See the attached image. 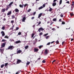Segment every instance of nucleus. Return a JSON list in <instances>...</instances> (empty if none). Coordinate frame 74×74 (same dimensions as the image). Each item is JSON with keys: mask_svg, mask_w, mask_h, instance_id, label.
Wrapping results in <instances>:
<instances>
[{"mask_svg": "<svg viewBox=\"0 0 74 74\" xmlns=\"http://www.w3.org/2000/svg\"><path fill=\"white\" fill-rule=\"evenodd\" d=\"M14 48V47L13 46H10L8 48V49L9 50L10 49V50H13Z\"/></svg>", "mask_w": 74, "mask_h": 74, "instance_id": "obj_1", "label": "nucleus"}, {"mask_svg": "<svg viewBox=\"0 0 74 74\" xmlns=\"http://www.w3.org/2000/svg\"><path fill=\"white\" fill-rule=\"evenodd\" d=\"M57 0H54L53 1V3H52V6H55L56 5V2Z\"/></svg>", "mask_w": 74, "mask_h": 74, "instance_id": "obj_2", "label": "nucleus"}, {"mask_svg": "<svg viewBox=\"0 0 74 74\" xmlns=\"http://www.w3.org/2000/svg\"><path fill=\"white\" fill-rule=\"evenodd\" d=\"M48 50H47V49L45 50L44 51V54L45 55H46L47 54H48Z\"/></svg>", "mask_w": 74, "mask_h": 74, "instance_id": "obj_3", "label": "nucleus"}, {"mask_svg": "<svg viewBox=\"0 0 74 74\" xmlns=\"http://www.w3.org/2000/svg\"><path fill=\"white\" fill-rule=\"evenodd\" d=\"M40 30H42V31H43L44 29L42 28V27H40V28H39V29H38V31H39V32H40Z\"/></svg>", "mask_w": 74, "mask_h": 74, "instance_id": "obj_4", "label": "nucleus"}, {"mask_svg": "<svg viewBox=\"0 0 74 74\" xmlns=\"http://www.w3.org/2000/svg\"><path fill=\"white\" fill-rule=\"evenodd\" d=\"M74 4L72 3L71 5V11H72L73 10V9L74 8Z\"/></svg>", "mask_w": 74, "mask_h": 74, "instance_id": "obj_5", "label": "nucleus"}, {"mask_svg": "<svg viewBox=\"0 0 74 74\" xmlns=\"http://www.w3.org/2000/svg\"><path fill=\"white\" fill-rule=\"evenodd\" d=\"M6 11V9L5 8H3L1 10V13L4 12Z\"/></svg>", "mask_w": 74, "mask_h": 74, "instance_id": "obj_6", "label": "nucleus"}, {"mask_svg": "<svg viewBox=\"0 0 74 74\" xmlns=\"http://www.w3.org/2000/svg\"><path fill=\"white\" fill-rule=\"evenodd\" d=\"M7 8L5 9L6 11H7L8 10V9L10 8V6H9V5H7L6 6Z\"/></svg>", "mask_w": 74, "mask_h": 74, "instance_id": "obj_7", "label": "nucleus"}, {"mask_svg": "<svg viewBox=\"0 0 74 74\" xmlns=\"http://www.w3.org/2000/svg\"><path fill=\"white\" fill-rule=\"evenodd\" d=\"M39 51L38 49L34 48V52H37Z\"/></svg>", "mask_w": 74, "mask_h": 74, "instance_id": "obj_8", "label": "nucleus"}, {"mask_svg": "<svg viewBox=\"0 0 74 74\" xmlns=\"http://www.w3.org/2000/svg\"><path fill=\"white\" fill-rule=\"evenodd\" d=\"M26 19V18L25 17H23V19H22V21L23 22H24Z\"/></svg>", "mask_w": 74, "mask_h": 74, "instance_id": "obj_9", "label": "nucleus"}, {"mask_svg": "<svg viewBox=\"0 0 74 74\" xmlns=\"http://www.w3.org/2000/svg\"><path fill=\"white\" fill-rule=\"evenodd\" d=\"M22 61L21 60H17V64H19Z\"/></svg>", "mask_w": 74, "mask_h": 74, "instance_id": "obj_10", "label": "nucleus"}, {"mask_svg": "<svg viewBox=\"0 0 74 74\" xmlns=\"http://www.w3.org/2000/svg\"><path fill=\"white\" fill-rule=\"evenodd\" d=\"M5 44H6L5 42V43H2V45H1V47H4L5 46Z\"/></svg>", "mask_w": 74, "mask_h": 74, "instance_id": "obj_11", "label": "nucleus"}, {"mask_svg": "<svg viewBox=\"0 0 74 74\" xmlns=\"http://www.w3.org/2000/svg\"><path fill=\"white\" fill-rule=\"evenodd\" d=\"M12 14L11 11H10L7 14L8 16Z\"/></svg>", "mask_w": 74, "mask_h": 74, "instance_id": "obj_12", "label": "nucleus"}, {"mask_svg": "<svg viewBox=\"0 0 74 74\" xmlns=\"http://www.w3.org/2000/svg\"><path fill=\"white\" fill-rule=\"evenodd\" d=\"M42 13H40L39 14V15L38 16V18H40L42 16Z\"/></svg>", "mask_w": 74, "mask_h": 74, "instance_id": "obj_13", "label": "nucleus"}, {"mask_svg": "<svg viewBox=\"0 0 74 74\" xmlns=\"http://www.w3.org/2000/svg\"><path fill=\"white\" fill-rule=\"evenodd\" d=\"M1 34H2V36H4L5 35V34L4 32L3 31H2L1 32Z\"/></svg>", "mask_w": 74, "mask_h": 74, "instance_id": "obj_14", "label": "nucleus"}, {"mask_svg": "<svg viewBox=\"0 0 74 74\" xmlns=\"http://www.w3.org/2000/svg\"><path fill=\"white\" fill-rule=\"evenodd\" d=\"M14 11H15L16 12H18L19 11V10L17 8H16L14 10Z\"/></svg>", "mask_w": 74, "mask_h": 74, "instance_id": "obj_15", "label": "nucleus"}, {"mask_svg": "<svg viewBox=\"0 0 74 74\" xmlns=\"http://www.w3.org/2000/svg\"><path fill=\"white\" fill-rule=\"evenodd\" d=\"M4 50V49H0V52L2 53H3Z\"/></svg>", "mask_w": 74, "mask_h": 74, "instance_id": "obj_16", "label": "nucleus"}, {"mask_svg": "<svg viewBox=\"0 0 74 74\" xmlns=\"http://www.w3.org/2000/svg\"><path fill=\"white\" fill-rule=\"evenodd\" d=\"M13 2H11L10 4L8 5L10 7L11 6V5L13 4Z\"/></svg>", "mask_w": 74, "mask_h": 74, "instance_id": "obj_17", "label": "nucleus"}, {"mask_svg": "<svg viewBox=\"0 0 74 74\" xmlns=\"http://www.w3.org/2000/svg\"><path fill=\"white\" fill-rule=\"evenodd\" d=\"M22 52V51L21 50H18L17 51V54L20 53Z\"/></svg>", "mask_w": 74, "mask_h": 74, "instance_id": "obj_18", "label": "nucleus"}, {"mask_svg": "<svg viewBox=\"0 0 74 74\" xmlns=\"http://www.w3.org/2000/svg\"><path fill=\"white\" fill-rule=\"evenodd\" d=\"M43 45H41L40 46H39L38 47L39 48V49H40L41 48L43 47Z\"/></svg>", "mask_w": 74, "mask_h": 74, "instance_id": "obj_19", "label": "nucleus"}, {"mask_svg": "<svg viewBox=\"0 0 74 74\" xmlns=\"http://www.w3.org/2000/svg\"><path fill=\"white\" fill-rule=\"evenodd\" d=\"M12 19H13L14 18H15V15H13L12 16Z\"/></svg>", "mask_w": 74, "mask_h": 74, "instance_id": "obj_20", "label": "nucleus"}, {"mask_svg": "<svg viewBox=\"0 0 74 74\" xmlns=\"http://www.w3.org/2000/svg\"><path fill=\"white\" fill-rule=\"evenodd\" d=\"M21 42L20 40H18V41H16V44H18Z\"/></svg>", "mask_w": 74, "mask_h": 74, "instance_id": "obj_21", "label": "nucleus"}, {"mask_svg": "<svg viewBox=\"0 0 74 74\" xmlns=\"http://www.w3.org/2000/svg\"><path fill=\"white\" fill-rule=\"evenodd\" d=\"M53 21H57V18H54L53 19Z\"/></svg>", "mask_w": 74, "mask_h": 74, "instance_id": "obj_22", "label": "nucleus"}, {"mask_svg": "<svg viewBox=\"0 0 74 74\" xmlns=\"http://www.w3.org/2000/svg\"><path fill=\"white\" fill-rule=\"evenodd\" d=\"M19 29V27H16V29H15V30H15V31H17V30H18Z\"/></svg>", "mask_w": 74, "mask_h": 74, "instance_id": "obj_23", "label": "nucleus"}, {"mask_svg": "<svg viewBox=\"0 0 74 74\" xmlns=\"http://www.w3.org/2000/svg\"><path fill=\"white\" fill-rule=\"evenodd\" d=\"M43 8V7L42 6H41V7L39 8H38V9L39 10H40L41 9H42Z\"/></svg>", "mask_w": 74, "mask_h": 74, "instance_id": "obj_24", "label": "nucleus"}, {"mask_svg": "<svg viewBox=\"0 0 74 74\" xmlns=\"http://www.w3.org/2000/svg\"><path fill=\"white\" fill-rule=\"evenodd\" d=\"M4 66H5V65L4 64H2V65H1V68H3L4 67Z\"/></svg>", "mask_w": 74, "mask_h": 74, "instance_id": "obj_25", "label": "nucleus"}, {"mask_svg": "<svg viewBox=\"0 0 74 74\" xmlns=\"http://www.w3.org/2000/svg\"><path fill=\"white\" fill-rule=\"evenodd\" d=\"M62 2V0H60L59 2V5H61Z\"/></svg>", "mask_w": 74, "mask_h": 74, "instance_id": "obj_26", "label": "nucleus"}, {"mask_svg": "<svg viewBox=\"0 0 74 74\" xmlns=\"http://www.w3.org/2000/svg\"><path fill=\"white\" fill-rule=\"evenodd\" d=\"M28 47H29L28 46H25V49H27Z\"/></svg>", "mask_w": 74, "mask_h": 74, "instance_id": "obj_27", "label": "nucleus"}, {"mask_svg": "<svg viewBox=\"0 0 74 74\" xmlns=\"http://www.w3.org/2000/svg\"><path fill=\"white\" fill-rule=\"evenodd\" d=\"M52 10H53V9L51 8H50L49 10V12H51L52 11Z\"/></svg>", "mask_w": 74, "mask_h": 74, "instance_id": "obj_28", "label": "nucleus"}, {"mask_svg": "<svg viewBox=\"0 0 74 74\" xmlns=\"http://www.w3.org/2000/svg\"><path fill=\"white\" fill-rule=\"evenodd\" d=\"M48 35V33H47V34H44L43 35V36H47Z\"/></svg>", "mask_w": 74, "mask_h": 74, "instance_id": "obj_29", "label": "nucleus"}, {"mask_svg": "<svg viewBox=\"0 0 74 74\" xmlns=\"http://www.w3.org/2000/svg\"><path fill=\"white\" fill-rule=\"evenodd\" d=\"M70 15H71V16H72L73 15V12H72V13H70Z\"/></svg>", "mask_w": 74, "mask_h": 74, "instance_id": "obj_30", "label": "nucleus"}, {"mask_svg": "<svg viewBox=\"0 0 74 74\" xmlns=\"http://www.w3.org/2000/svg\"><path fill=\"white\" fill-rule=\"evenodd\" d=\"M31 11V9H29L27 10V12H29Z\"/></svg>", "mask_w": 74, "mask_h": 74, "instance_id": "obj_31", "label": "nucleus"}, {"mask_svg": "<svg viewBox=\"0 0 74 74\" xmlns=\"http://www.w3.org/2000/svg\"><path fill=\"white\" fill-rule=\"evenodd\" d=\"M2 29L3 30H4L5 29V27L4 26H3L2 27Z\"/></svg>", "mask_w": 74, "mask_h": 74, "instance_id": "obj_32", "label": "nucleus"}, {"mask_svg": "<svg viewBox=\"0 0 74 74\" xmlns=\"http://www.w3.org/2000/svg\"><path fill=\"white\" fill-rule=\"evenodd\" d=\"M65 24V23L64 21H62V25H64V24Z\"/></svg>", "mask_w": 74, "mask_h": 74, "instance_id": "obj_33", "label": "nucleus"}, {"mask_svg": "<svg viewBox=\"0 0 74 74\" xmlns=\"http://www.w3.org/2000/svg\"><path fill=\"white\" fill-rule=\"evenodd\" d=\"M56 43L57 44H58L59 42V41H58V40H57L56 41Z\"/></svg>", "mask_w": 74, "mask_h": 74, "instance_id": "obj_34", "label": "nucleus"}, {"mask_svg": "<svg viewBox=\"0 0 74 74\" xmlns=\"http://www.w3.org/2000/svg\"><path fill=\"white\" fill-rule=\"evenodd\" d=\"M30 62H27V65H29V64L30 63Z\"/></svg>", "mask_w": 74, "mask_h": 74, "instance_id": "obj_35", "label": "nucleus"}, {"mask_svg": "<svg viewBox=\"0 0 74 74\" xmlns=\"http://www.w3.org/2000/svg\"><path fill=\"white\" fill-rule=\"evenodd\" d=\"M49 37V36H48L46 37L45 38L46 39H48Z\"/></svg>", "mask_w": 74, "mask_h": 74, "instance_id": "obj_36", "label": "nucleus"}, {"mask_svg": "<svg viewBox=\"0 0 74 74\" xmlns=\"http://www.w3.org/2000/svg\"><path fill=\"white\" fill-rule=\"evenodd\" d=\"M5 41H6V42H7L6 40H5V39H2V42H4Z\"/></svg>", "mask_w": 74, "mask_h": 74, "instance_id": "obj_37", "label": "nucleus"}, {"mask_svg": "<svg viewBox=\"0 0 74 74\" xmlns=\"http://www.w3.org/2000/svg\"><path fill=\"white\" fill-rule=\"evenodd\" d=\"M8 63H6L5 64V67H6V66L8 65Z\"/></svg>", "mask_w": 74, "mask_h": 74, "instance_id": "obj_38", "label": "nucleus"}, {"mask_svg": "<svg viewBox=\"0 0 74 74\" xmlns=\"http://www.w3.org/2000/svg\"><path fill=\"white\" fill-rule=\"evenodd\" d=\"M4 38H8V37L7 36H5Z\"/></svg>", "mask_w": 74, "mask_h": 74, "instance_id": "obj_39", "label": "nucleus"}, {"mask_svg": "<svg viewBox=\"0 0 74 74\" xmlns=\"http://www.w3.org/2000/svg\"><path fill=\"white\" fill-rule=\"evenodd\" d=\"M45 4H44L43 5V8H45Z\"/></svg>", "mask_w": 74, "mask_h": 74, "instance_id": "obj_40", "label": "nucleus"}, {"mask_svg": "<svg viewBox=\"0 0 74 74\" xmlns=\"http://www.w3.org/2000/svg\"><path fill=\"white\" fill-rule=\"evenodd\" d=\"M34 33H33L32 34V38H33V37L34 36Z\"/></svg>", "mask_w": 74, "mask_h": 74, "instance_id": "obj_41", "label": "nucleus"}, {"mask_svg": "<svg viewBox=\"0 0 74 74\" xmlns=\"http://www.w3.org/2000/svg\"><path fill=\"white\" fill-rule=\"evenodd\" d=\"M46 61H45V60H43V61H42V63H45Z\"/></svg>", "mask_w": 74, "mask_h": 74, "instance_id": "obj_42", "label": "nucleus"}, {"mask_svg": "<svg viewBox=\"0 0 74 74\" xmlns=\"http://www.w3.org/2000/svg\"><path fill=\"white\" fill-rule=\"evenodd\" d=\"M36 12H34V14H33V15H34V16L35 14H36Z\"/></svg>", "mask_w": 74, "mask_h": 74, "instance_id": "obj_43", "label": "nucleus"}, {"mask_svg": "<svg viewBox=\"0 0 74 74\" xmlns=\"http://www.w3.org/2000/svg\"><path fill=\"white\" fill-rule=\"evenodd\" d=\"M21 32H19L18 33V35H21Z\"/></svg>", "mask_w": 74, "mask_h": 74, "instance_id": "obj_44", "label": "nucleus"}, {"mask_svg": "<svg viewBox=\"0 0 74 74\" xmlns=\"http://www.w3.org/2000/svg\"><path fill=\"white\" fill-rule=\"evenodd\" d=\"M14 22V20H12L11 21V23H13Z\"/></svg>", "mask_w": 74, "mask_h": 74, "instance_id": "obj_45", "label": "nucleus"}, {"mask_svg": "<svg viewBox=\"0 0 74 74\" xmlns=\"http://www.w3.org/2000/svg\"><path fill=\"white\" fill-rule=\"evenodd\" d=\"M19 6H20V8H23V6L21 4H20L19 5Z\"/></svg>", "mask_w": 74, "mask_h": 74, "instance_id": "obj_46", "label": "nucleus"}, {"mask_svg": "<svg viewBox=\"0 0 74 74\" xmlns=\"http://www.w3.org/2000/svg\"><path fill=\"white\" fill-rule=\"evenodd\" d=\"M35 18L34 17H32V18H31V19L32 20H33L34 19V18Z\"/></svg>", "mask_w": 74, "mask_h": 74, "instance_id": "obj_47", "label": "nucleus"}, {"mask_svg": "<svg viewBox=\"0 0 74 74\" xmlns=\"http://www.w3.org/2000/svg\"><path fill=\"white\" fill-rule=\"evenodd\" d=\"M66 3L69 4H70V2L69 1H67L66 2Z\"/></svg>", "mask_w": 74, "mask_h": 74, "instance_id": "obj_48", "label": "nucleus"}, {"mask_svg": "<svg viewBox=\"0 0 74 74\" xmlns=\"http://www.w3.org/2000/svg\"><path fill=\"white\" fill-rule=\"evenodd\" d=\"M27 5V4H25V5H24V7H26Z\"/></svg>", "mask_w": 74, "mask_h": 74, "instance_id": "obj_49", "label": "nucleus"}, {"mask_svg": "<svg viewBox=\"0 0 74 74\" xmlns=\"http://www.w3.org/2000/svg\"><path fill=\"white\" fill-rule=\"evenodd\" d=\"M39 34H40V35L41 36L42 35V32H40L39 33Z\"/></svg>", "mask_w": 74, "mask_h": 74, "instance_id": "obj_50", "label": "nucleus"}, {"mask_svg": "<svg viewBox=\"0 0 74 74\" xmlns=\"http://www.w3.org/2000/svg\"><path fill=\"white\" fill-rule=\"evenodd\" d=\"M51 30H53V31H55V28H52Z\"/></svg>", "mask_w": 74, "mask_h": 74, "instance_id": "obj_51", "label": "nucleus"}, {"mask_svg": "<svg viewBox=\"0 0 74 74\" xmlns=\"http://www.w3.org/2000/svg\"><path fill=\"white\" fill-rule=\"evenodd\" d=\"M50 44V42H49V43H48L47 44V45H49Z\"/></svg>", "mask_w": 74, "mask_h": 74, "instance_id": "obj_52", "label": "nucleus"}, {"mask_svg": "<svg viewBox=\"0 0 74 74\" xmlns=\"http://www.w3.org/2000/svg\"><path fill=\"white\" fill-rule=\"evenodd\" d=\"M60 16L61 17H63V14H61L60 15Z\"/></svg>", "mask_w": 74, "mask_h": 74, "instance_id": "obj_53", "label": "nucleus"}, {"mask_svg": "<svg viewBox=\"0 0 74 74\" xmlns=\"http://www.w3.org/2000/svg\"><path fill=\"white\" fill-rule=\"evenodd\" d=\"M41 21H39V23H38V25H39L40 24H41Z\"/></svg>", "mask_w": 74, "mask_h": 74, "instance_id": "obj_54", "label": "nucleus"}, {"mask_svg": "<svg viewBox=\"0 0 74 74\" xmlns=\"http://www.w3.org/2000/svg\"><path fill=\"white\" fill-rule=\"evenodd\" d=\"M56 61V60H54L53 61V62H52V64H53V63L54 62H55Z\"/></svg>", "mask_w": 74, "mask_h": 74, "instance_id": "obj_55", "label": "nucleus"}, {"mask_svg": "<svg viewBox=\"0 0 74 74\" xmlns=\"http://www.w3.org/2000/svg\"><path fill=\"white\" fill-rule=\"evenodd\" d=\"M35 42H37V39L36 38H35Z\"/></svg>", "mask_w": 74, "mask_h": 74, "instance_id": "obj_56", "label": "nucleus"}, {"mask_svg": "<svg viewBox=\"0 0 74 74\" xmlns=\"http://www.w3.org/2000/svg\"><path fill=\"white\" fill-rule=\"evenodd\" d=\"M54 42H55V41H53V42H51V44H52V43H53Z\"/></svg>", "mask_w": 74, "mask_h": 74, "instance_id": "obj_57", "label": "nucleus"}, {"mask_svg": "<svg viewBox=\"0 0 74 74\" xmlns=\"http://www.w3.org/2000/svg\"><path fill=\"white\" fill-rule=\"evenodd\" d=\"M20 73L19 71L17 72H16V74H18V73Z\"/></svg>", "mask_w": 74, "mask_h": 74, "instance_id": "obj_58", "label": "nucleus"}, {"mask_svg": "<svg viewBox=\"0 0 74 74\" xmlns=\"http://www.w3.org/2000/svg\"><path fill=\"white\" fill-rule=\"evenodd\" d=\"M13 55H14L13 54H10V56H12Z\"/></svg>", "mask_w": 74, "mask_h": 74, "instance_id": "obj_59", "label": "nucleus"}, {"mask_svg": "<svg viewBox=\"0 0 74 74\" xmlns=\"http://www.w3.org/2000/svg\"><path fill=\"white\" fill-rule=\"evenodd\" d=\"M9 41L10 42H12V39H10Z\"/></svg>", "mask_w": 74, "mask_h": 74, "instance_id": "obj_60", "label": "nucleus"}, {"mask_svg": "<svg viewBox=\"0 0 74 74\" xmlns=\"http://www.w3.org/2000/svg\"><path fill=\"white\" fill-rule=\"evenodd\" d=\"M33 28H35V25H33Z\"/></svg>", "mask_w": 74, "mask_h": 74, "instance_id": "obj_61", "label": "nucleus"}, {"mask_svg": "<svg viewBox=\"0 0 74 74\" xmlns=\"http://www.w3.org/2000/svg\"><path fill=\"white\" fill-rule=\"evenodd\" d=\"M40 59H41V58H39L38 59V60H40Z\"/></svg>", "mask_w": 74, "mask_h": 74, "instance_id": "obj_62", "label": "nucleus"}, {"mask_svg": "<svg viewBox=\"0 0 74 74\" xmlns=\"http://www.w3.org/2000/svg\"><path fill=\"white\" fill-rule=\"evenodd\" d=\"M13 29V27H12L10 28V29H11L12 30Z\"/></svg>", "mask_w": 74, "mask_h": 74, "instance_id": "obj_63", "label": "nucleus"}, {"mask_svg": "<svg viewBox=\"0 0 74 74\" xmlns=\"http://www.w3.org/2000/svg\"><path fill=\"white\" fill-rule=\"evenodd\" d=\"M3 73V71H1V73Z\"/></svg>", "mask_w": 74, "mask_h": 74, "instance_id": "obj_64", "label": "nucleus"}]
</instances>
